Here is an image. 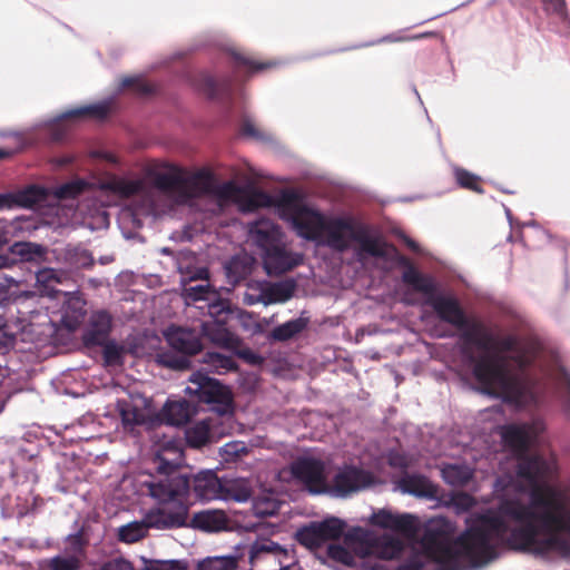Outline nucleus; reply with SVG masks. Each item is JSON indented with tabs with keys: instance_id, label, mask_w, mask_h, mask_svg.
Here are the masks:
<instances>
[{
	"instance_id": "obj_35",
	"label": "nucleus",
	"mask_w": 570,
	"mask_h": 570,
	"mask_svg": "<svg viewBox=\"0 0 570 570\" xmlns=\"http://www.w3.org/2000/svg\"><path fill=\"white\" fill-rule=\"evenodd\" d=\"M210 424L207 421H200L186 431L187 443L193 448H200L209 441Z\"/></svg>"
},
{
	"instance_id": "obj_44",
	"label": "nucleus",
	"mask_w": 570,
	"mask_h": 570,
	"mask_svg": "<svg viewBox=\"0 0 570 570\" xmlns=\"http://www.w3.org/2000/svg\"><path fill=\"white\" fill-rule=\"evenodd\" d=\"M122 88H131L136 92L141 95H148L153 92V86L138 77H126L121 80Z\"/></svg>"
},
{
	"instance_id": "obj_27",
	"label": "nucleus",
	"mask_w": 570,
	"mask_h": 570,
	"mask_svg": "<svg viewBox=\"0 0 570 570\" xmlns=\"http://www.w3.org/2000/svg\"><path fill=\"white\" fill-rule=\"evenodd\" d=\"M307 326V321L299 317L291 320L274 327L269 333V338L276 342H286L302 333Z\"/></svg>"
},
{
	"instance_id": "obj_38",
	"label": "nucleus",
	"mask_w": 570,
	"mask_h": 570,
	"mask_svg": "<svg viewBox=\"0 0 570 570\" xmlns=\"http://www.w3.org/2000/svg\"><path fill=\"white\" fill-rule=\"evenodd\" d=\"M18 246L19 254L27 262L42 263L48 261V248L42 245L35 243H22Z\"/></svg>"
},
{
	"instance_id": "obj_64",
	"label": "nucleus",
	"mask_w": 570,
	"mask_h": 570,
	"mask_svg": "<svg viewBox=\"0 0 570 570\" xmlns=\"http://www.w3.org/2000/svg\"><path fill=\"white\" fill-rule=\"evenodd\" d=\"M7 326V323H6V320L3 316H0V331L1 330H4V327Z\"/></svg>"
},
{
	"instance_id": "obj_48",
	"label": "nucleus",
	"mask_w": 570,
	"mask_h": 570,
	"mask_svg": "<svg viewBox=\"0 0 570 570\" xmlns=\"http://www.w3.org/2000/svg\"><path fill=\"white\" fill-rule=\"evenodd\" d=\"M277 509V504L271 500H256L254 503V512L258 517L274 515Z\"/></svg>"
},
{
	"instance_id": "obj_5",
	"label": "nucleus",
	"mask_w": 570,
	"mask_h": 570,
	"mask_svg": "<svg viewBox=\"0 0 570 570\" xmlns=\"http://www.w3.org/2000/svg\"><path fill=\"white\" fill-rule=\"evenodd\" d=\"M202 335L222 345H228L233 340L232 334L223 325L215 322L203 323L200 332L184 327H171L166 333V340L170 347L180 354L161 353L159 355L160 364L176 371L189 368L190 361L188 356L203 350Z\"/></svg>"
},
{
	"instance_id": "obj_58",
	"label": "nucleus",
	"mask_w": 570,
	"mask_h": 570,
	"mask_svg": "<svg viewBox=\"0 0 570 570\" xmlns=\"http://www.w3.org/2000/svg\"><path fill=\"white\" fill-rule=\"evenodd\" d=\"M18 204L17 199L13 195L10 194H0V209L10 208L13 205Z\"/></svg>"
},
{
	"instance_id": "obj_20",
	"label": "nucleus",
	"mask_w": 570,
	"mask_h": 570,
	"mask_svg": "<svg viewBox=\"0 0 570 570\" xmlns=\"http://www.w3.org/2000/svg\"><path fill=\"white\" fill-rule=\"evenodd\" d=\"M252 495L248 481L244 479H222L219 500L246 502Z\"/></svg>"
},
{
	"instance_id": "obj_34",
	"label": "nucleus",
	"mask_w": 570,
	"mask_h": 570,
	"mask_svg": "<svg viewBox=\"0 0 570 570\" xmlns=\"http://www.w3.org/2000/svg\"><path fill=\"white\" fill-rule=\"evenodd\" d=\"M552 380L564 403L566 410L570 412V372L560 365L554 370Z\"/></svg>"
},
{
	"instance_id": "obj_16",
	"label": "nucleus",
	"mask_w": 570,
	"mask_h": 570,
	"mask_svg": "<svg viewBox=\"0 0 570 570\" xmlns=\"http://www.w3.org/2000/svg\"><path fill=\"white\" fill-rule=\"evenodd\" d=\"M396 262L400 266L404 267L402 273V282L411 286L417 293L433 292V277L422 274L412 264L409 257L397 254Z\"/></svg>"
},
{
	"instance_id": "obj_2",
	"label": "nucleus",
	"mask_w": 570,
	"mask_h": 570,
	"mask_svg": "<svg viewBox=\"0 0 570 570\" xmlns=\"http://www.w3.org/2000/svg\"><path fill=\"white\" fill-rule=\"evenodd\" d=\"M497 353L485 351L479 356L469 355L472 373L483 391L505 401L519 402L537 395L535 380L528 373L542 353L541 341L533 335L520 340L505 335L490 344Z\"/></svg>"
},
{
	"instance_id": "obj_21",
	"label": "nucleus",
	"mask_w": 570,
	"mask_h": 570,
	"mask_svg": "<svg viewBox=\"0 0 570 570\" xmlns=\"http://www.w3.org/2000/svg\"><path fill=\"white\" fill-rule=\"evenodd\" d=\"M197 86L209 98L229 97L233 92V81L230 78L217 80L208 73L199 76Z\"/></svg>"
},
{
	"instance_id": "obj_33",
	"label": "nucleus",
	"mask_w": 570,
	"mask_h": 570,
	"mask_svg": "<svg viewBox=\"0 0 570 570\" xmlns=\"http://www.w3.org/2000/svg\"><path fill=\"white\" fill-rule=\"evenodd\" d=\"M155 185L166 193H177L183 198V176L179 173H161L155 177Z\"/></svg>"
},
{
	"instance_id": "obj_60",
	"label": "nucleus",
	"mask_w": 570,
	"mask_h": 570,
	"mask_svg": "<svg viewBox=\"0 0 570 570\" xmlns=\"http://www.w3.org/2000/svg\"><path fill=\"white\" fill-rule=\"evenodd\" d=\"M73 161V158L70 157V156H66V157H61L59 159H57V164L59 166H68L70 165L71 163Z\"/></svg>"
},
{
	"instance_id": "obj_54",
	"label": "nucleus",
	"mask_w": 570,
	"mask_h": 570,
	"mask_svg": "<svg viewBox=\"0 0 570 570\" xmlns=\"http://www.w3.org/2000/svg\"><path fill=\"white\" fill-rule=\"evenodd\" d=\"M100 570H134L130 562L124 559H114L106 562Z\"/></svg>"
},
{
	"instance_id": "obj_7",
	"label": "nucleus",
	"mask_w": 570,
	"mask_h": 570,
	"mask_svg": "<svg viewBox=\"0 0 570 570\" xmlns=\"http://www.w3.org/2000/svg\"><path fill=\"white\" fill-rule=\"evenodd\" d=\"M189 382L191 385L186 387V393L196 396L199 402L217 405L216 410L220 414L232 412V392L218 380L196 372L191 374Z\"/></svg>"
},
{
	"instance_id": "obj_59",
	"label": "nucleus",
	"mask_w": 570,
	"mask_h": 570,
	"mask_svg": "<svg viewBox=\"0 0 570 570\" xmlns=\"http://www.w3.org/2000/svg\"><path fill=\"white\" fill-rule=\"evenodd\" d=\"M195 279H208V271L206 268H200L197 271L196 275L190 277V281Z\"/></svg>"
},
{
	"instance_id": "obj_11",
	"label": "nucleus",
	"mask_w": 570,
	"mask_h": 570,
	"mask_svg": "<svg viewBox=\"0 0 570 570\" xmlns=\"http://www.w3.org/2000/svg\"><path fill=\"white\" fill-rule=\"evenodd\" d=\"M426 299L425 304L431 306L438 317L458 330L466 328L470 324L464 309L459 301L452 296L438 294V284L433 279V292L422 293Z\"/></svg>"
},
{
	"instance_id": "obj_18",
	"label": "nucleus",
	"mask_w": 570,
	"mask_h": 570,
	"mask_svg": "<svg viewBox=\"0 0 570 570\" xmlns=\"http://www.w3.org/2000/svg\"><path fill=\"white\" fill-rule=\"evenodd\" d=\"M399 488L404 493L420 498H434L438 494V487L422 474H405L399 481Z\"/></svg>"
},
{
	"instance_id": "obj_19",
	"label": "nucleus",
	"mask_w": 570,
	"mask_h": 570,
	"mask_svg": "<svg viewBox=\"0 0 570 570\" xmlns=\"http://www.w3.org/2000/svg\"><path fill=\"white\" fill-rule=\"evenodd\" d=\"M193 414L194 407L188 401H168L160 412V417L166 424L180 426L187 424Z\"/></svg>"
},
{
	"instance_id": "obj_37",
	"label": "nucleus",
	"mask_w": 570,
	"mask_h": 570,
	"mask_svg": "<svg viewBox=\"0 0 570 570\" xmlns=\"http://www.w3.org/2000/svg\"><path fill=\"white\" fill-rule=\"evenodd\" d=\"M109 189L120 197L129 198L140 193L142 184L139 180L119 178L109 184Z\"/></svg>"
},
{
	"instance_id": "obj_46",
	"label": "nucleus",
	"mask_w": 570,
	"mask_h": 570,
	"mask_svg": "<svg viewBox=\"0 0 570 570\" xmlns=\"http://www.w3.org/2000/svg\"><path fill=\"white\" fill-rule=\"evenodd\" d=\"M185 295L193 301L209 299L212 294L209 284L188 285L185 287Z\"/></svg>"
},
{
	"instance_id": "obj_42",
	"label": "nucleus",
	"mask_w": 570,
	"mask_h": 570,
	"mask_svg": "<svg viewBox=\"0 0 570 570\" xmlns=\"http://www.w3.org/2000/svg\"><path fill=\"white\" fill-rule=\"evenodd\" d=\"M233 57L237 65L248 67L250 71H263L276 66L274 61H257L242 53H234Z\"/></svg>"
},
{
	"instance_id": "obj_45",
	"label": "nucleus",
	"mask_w": 570,
	"mask_h": 570,
	"mask_svg": "<svg viewBox=\"0 0 570 570\" xmlns=\"http://www.w3.org/2000/svg\"><path fill=\"white\" fill-rule=\"evenodd\" d=\"M327 554L331 559L338 561L343 564H351L354 559L352 553L341 544L328 546Z\"/></svg>"
},
{
	"instance_id": "obj_23",
	"label": "nucleus",
	"mask_w": 570,
	"mask_h": 570,
	"mask_svg": "<svg viewBox=\"0 0 570 570\" xmlns=\"http://www.w3.org/2000/svg\"><path fill=\"white\" fill-rule=\"evenodd\" d=\"M61 261L71 271H78L81 268H91L95 264L91 253L81 247L68 245L61 253Z\"/></svg>"
},
{
	"instance_id": "obj_4",
	"label": "nucleus",
	"mask_w": 570,
	"mask_h": 570,
	"mask_svg": "<svg viewBox=\"0 0 570 570\" xmlns=\"http://www.w3.org/2000/svg\"><path fill=\"white\" fill-rule=\"evenodd\" d=\"M278 206L283 214L288 216L301 237L314 242H320L324 237L323 243L336 252H346L351 242L358 244V258L364 254L384 258L387 247L397 252L393 245L371 236L366 225L351 217L326 218L318 210L307 207L303 204L302 195L294 189L282 191Z\"/></svg>"
},
{
	"instance_id": "obj_1",
	"label": "nucleus",
	"mask_w": 570,
	"mask_h": 570,
	"mask_svg": "<svg viewBox=\"0 0 570 570\" xmlns=\"http://www.w3.org/2000/svg\"><path fill=\"white\" fill-rule=\"evenodd\" d=\"M501 436L518 459L517 474L530 485V502L504 499L495 510L476 517L454 544L444 535L428 529L422 537L425 552L448 570H459L463 560L480 567L497 558V544L507 538L517 550L546 554L564 542L560 534H570V495L553 485L543 483L549 466L543 456L529 454L531 444L528 425L507 424Z\"/></svg>"
},
{
	"instance_id": "obj_31",
	"label": "nucleus",
	"mask_w": 570,
	"mask_h": 570,
	"mask_svg": "<svg viewBox=\"0 0 570 570\" xmlns=\"http://www.w3.org/2000/svg\"><path fill=\"white\" fill-rule=\"evenodd\" d=\"M204 363L218 374L232 372L237 370V363L234 356L225 355L217 352H207L204 355Z\"/></svg>"
},
{
	"instance_id": "obj_61",
	"label": "nucleus",
	"mask_w": 570,
	"mask_h": 570,
	"mask_svg": "<svg viewBox=\"0 0 570 570\" xmlns=\"http://www.w3.org/2000/svg\"><path fill=\"white\" fill-rule=\"evenodd\" d=\"M404 243L412 250H417L419 249L417 244L412 238L404 237Z\"/></svg>"
},
{
	"instance_id": "obj_63",
	"label": "nucleus",
	"mask_w": 570,
	"mask_h": 570,
	"mask_svg": "<svg viewBox=\"0 0 570 570\" xmlns=\"http://www.w3.org/2000/svg\"><path fill=\"white\" fill-rule=\"evenodd\" d=\"M11 151L8 149L0 148V160L9 158L11 156Z\"/></svg>"
},
{
	"instance_id": "obj_50",
	"label": "nucleus",
	"mask_w": 570,
	"mask_h": 570,
	"mask_svg": "<svg viewBox=\"0 0 570 570\" xmlns=\"http://www.w3.org/2000/svg\"><path fill=\"white\" fill-rule=\"evenodd\" d=\"M269 204V196L264 191H254L248 196L247 206L249 209H256Z\"/></svg>"
},
{
	"instance_id": "obj_3",
	"label": "nucleus",
	"mask_w": 570,
	"mask_h": 570,
	"mask_svg": "<svg viewBox=\"0 0 570 570\" xmlns=\"http://www.w3.org/2000/svg\"><path fill=\"white\" fill-rule=\"evenodd\" d=\"M157 475L144 482L148 494L157 502L149 510L147 527L166 530L189 527L204 532H218L228 528V517L223 510H203L189 519V482L178 471V464L166 460L161 453L155 458Z\"/></svg>"
},
{
	"instance_id": "obj_17",
	"label": "nucleus",
	"mask_w": 570,
	"mask_h": 570,
	"mask_svg": "<svg viewBox=\"0 0 570 570\" xmlns=\"http://www.w3.org/2000/svg\"><path fill=\"white\" fill-rule=\"evenodd\" d=\"M111 330V316L104 311L92 315L89 326L83 333V342L87 346L102 345L108 341Z\"/></svg>"
},
{
	"instance_id": "obj_10",
	"label": "nucleus",
	"mask_w": 570,
	"mask_h": 570,
	"mask_svg": "<svg viewBox=\"0 0 570 570\" xmlns=\"http://www.w3.org/2000/svg\"><path fill=\"white\" fill-rule=\"evenodd\" d=\"M345 529V522L338 518L331 517L321 522H311L297 530L296 540L308 549H317L326 541L337 540Z\"/></svg>"
},
{
	"instance_id": "obj_40",
	"label": "nucleus",
	"mask_w": 570,
	"mask_h": 570,
	"mask_svg": "<svg viewBox=\"0 0 570 570\" xmlns=\"http://www.w3.org/2000/svg\"><path fill=\"white\" fill-rule=\"evenodd\" d=\"M145 535V528L137 523H129L119 529V540L126 543H134L142 539Z\"/></svg>"
},
{
	"instance_id": "obj_25",
	"label": "nucleus",
	"mask_w": 570,
	"mask_h": 570,
	"mask_svg": "<svg viewBox=\"0 0 570 570\" xmlns=\"http://www.w3.org/2000/svg\"><path fill=\"white\" fill-rule=\"evenodd\" d=\"M296 289V283L293 279H285L274 283L264 289L263 296L268 304L284 303L292 298Z\"/></svg>"
},
{
	"instance_id": "obj_51",
	"label": "nucleus",
	"mask_w": 570,
	"mask_h": 570,
	"mask_svg": "<svg viewBox=\"0 0 570 570\" xmlns=\"http://www.w3.org/2000/svg\"><path fill=\"white\" fill-rule=\"evenodd\" d=\"M389 464L392 468L397 469H407L411 464V461L407 455L400 452H391L389 454Z\"/></svg>"
},
{
	"instance_id": "obj_32",
	"label": "nucleus",
	"mask_w": 570,
	"mask_h": 570,
	"mask_svg": "<svg viewBox=\"0 0 570 570\" xmlns=\"http://www.w3.org/2000/svg\"><path fill=\"white\" fill-rule=\"evenodd\" d=\"M109 114L107 104H96L68 110L61 115V119H78L82 117L105 118Z\"/></svg>"
},
{
	"instance_id": "obj_28",
	"label": "nucleus",
	"mask_w": 570,
	"mask_h": 570,
	"mask_svg": "<svg viewBox=\"0 0 570 570\" xmlns=\"http://www.w3.org/2000/svg\"><path fill=\"white\" fill-rule=\"evenodd\" d=\"M239 557H207L197 563L196 570H237Z\"/></svg>"
},
{
	"instance_id": "obj_56",
	"label": "nucleus",
	"mask_w": 570,
	"mask_h": 570,
	"mask_svg": "<svg viewBox=\"0 0 570 570\" xmlns=\"http://www.w3.org/2000/svg\"><path fill=\"white\" fill-rule=\"evenodd\" d=\"M16 342V336L11 333L0 331V353H7Z\"/></svg>"
},
{
	"instance_id": "obj_52",
	"label": "nucleus",
	"mask_w": 570,
	"mask_h": 570,
	"mask_svg": "<svg viewBox=\"0 0 570 570\" xmlns=\"http://www.w3.org/2000/svg\"><path fill=\"white\" fill-rule=\"evenodd\" d=\"M238 356L249 365L259 366L264 363V357L253 352L250 348H242Z\"/></svg>"
},
{
	"instance_id": "obj_41",
	"label": "nucleus",
	"mask_w": 570,
	"mask_h": 570,
	"mask_svg": "<svg viewBox=\"0 0 570 570\" xmlns=\"http://www.w3.org/2000/svg\"><path fill=\"white\" fill-rule=\"evenodd\" d=\"M102 356L108 365H120L122 364L124 347L116 344L115 342L107 341L102 345Z\"/></svg>"
},
{
	"instance_id": "obj_57",
	"label": "nucleus",
	"mask_w": 570,
	"mask_h": 570,
	"mask_svg": "<svg viewBox=\"0 0 570 570\" xmlns=\"http://www.w3.org/2000/svg\"><path fill=\"white\" fill-rule=\"evenodd\" d=\"M436 37H438V32H435V31H426V32L417 33V35H414L412 37H406V38L391 39L390 37H386V38H384V40L405 41V40H419V39H423V38H436Z\"/></svg>"
},
{
	"instance_id": "obj_43",
	"label": "nucleus",
	"mask_w": 570,
	"mask_h": 570,
	"mask_svg": "<svg viewBox=\"0 0 570 570\" xmlns=\"http://www.w3.org/2000/svg\"><path fill=\"white\" fill-rule=\"evenodd\" d=\"M49 570H79L80 560L75 556L53 557L48 564Z\"/></svg>"
},
{
	"instance_id": "obj_15",
	"label": "nucleus",
	"mask_w": 570,
	"mask_h": 570,
	"mask_svg": "<svg viewBox=\"0 0 570 570\" xmlns=\"http://www.w3.org/2000/svg\"><path fill=\"white\" fill-rule=\"evenodd\" d=\"M214 181V175L207 169L198 170L189 177H183V199L189 200L213 194Z\"/></svg>"
},
{
	"instance_id": "obj_55",
	"label": "nucleus",
	"mask_w": 570,
	"mask_h": 570,
	"mask_svg": "<svg viewBox=\"0 0 570 570\" xmlns=\"http://www.w3.org/2000/svg\"><path fill=\"white\" fill-rule=\"evenodd\" d=\"M240 134L243 136H247V137H252V138H256V139H259L262 138V134L261 131L255 127V125L248 120V119H245L242 125H240Z\"/></svg>"
},
{
	"instance_id": "obj_26",
	"label": "nucleus",
	"mask_w": 570,
	"mask_h": 570,
	"mask_svg": "<svg viewBox=\"0 0 570 570\" xmlns=\"http://www.w3.org/2000/svg\"><path fill=\"white\" fill-rule=\"evenodd\" d=\"M441 473L444 482L452 487H465L473 478V471L461 464H446Z\"/></svg>"
},
{
	"instance_id": "obj_47",
	"label": "nucleus",
	"mask_w": 570,
	"mask_h": 570,
	"mask_svg": "<svg viewBox=\"0 0 570 570\" xmlns=\"http://www.w3.org/2000/svg\"><path fill=\"white\" fill-rule=\"evenodd\" d=\"M145 570H187V564L180 560H155Z\"/></svg>"
},
{
	"instance_id": "obj_22",
	"label": "nucleus",
	"mask_w": 570,
	"mask_h": 570,
	"mask_svg": "<svg viewBox=\"0 0 570 570\" xmlns=\"http://www.w3.org/2000/svg\"><path fill=\"white\" fill-rule=\"evenodd\" d=\"M67 273L61 269L45 267L36 273L37 284L40 292L49 297H56L60 291L55 288V285L61 284L67 279Z\"/></svg>"
},
{
	"instance_id": "obj_49",
	"label": "nucleus",
	"mask_w": 570,
	"mask_h": 570,
	"mask_svg": "<svg viewBox=\"0 0 570 570\" xmlns=\"http://www.w3.org/2000/svg\"><path fill=\"white\" fill-rule=\"evenodd\" d=\"M543 4V9L549 14H557L564 17L567 13L566 0H540Z\"/></svg>"
},
{
	"instance_id": "obj_62",
	"label": "nucleus",
	"mask_w": 570,
	"mask_h": 570,
	"mask_svg": "<svg viewBox=\"0 0 570 570\" xmlns=\"http://www.w3.org/2000/svg\"><path fill=\"white\" fill-rule=\"evenodd\" d=\"M460 500L463 501L464 505L468 507V508L471 507L472 503H473V499L469 494H462L460 497Z\"/></svg>"
},
{
	"instance_id": "obj_6",
	"label": "nucleus",
	"mask_w": 570,
	"mask_h": 570,
	"mask_svg": "<svg viewBox=\"0 0 570 570\" xmlns=\"http://www.w3.org/2000/svg\"><path fill=\"white\" fill-rule=\"evenodd\" d=\"M248 233L268 275L278 276L302 264L303 256L286 248L281 228L269 219L254 222Z\"/></svg>"
},
{
	"instance_id": "obj_36",
	"label": "nucleus",
	"mask_w": 570,
	"mask_h": 570,
	"mask_svg": "<svg viewBox=\"0 0 570 570\" xmlns=\"http://www.w3.org/2000/svg\"><path fill=\"white\" fill-rule=\"evenodd\" d=\"M119 414L126 429L140 425L145 422L142 412L131 403L122 401L118 403Z\"/></svg>"
},
{
	"instance_id": "obj_53",
	"label": "nucleus",
	"mask_w": 570,
	"mask_h": 570,
	"mask_svg": "<svg viewBox=\"0 0 570 570\" xmlns=\"http://www.w3.org/2000/svg\"><path fill=\"white\" fill-rule=\"evenodd\" d=\"M238 191V187L233 181H226L219 185L217 188H214V193L217 194L222 198H230L235 196Z\"/></svg>"
},
{
	"instance_id": "obj_8",
	"label": "nucleus",
	"mask_w": 570,
	"mask_h": 570,
	"mask_svg": "<svg viewBox=\"0 0 570 570\" xmlns=\"http://www.w3.org/2000/svg\"><path fill=\"white\" fill-rule=\"evenodd\" d=\"M289 560L288 549L268 538L258 539L249 547L250 570H288Z\"/></svg>"
},
{
	"instance_id": "obj_39",
	"label": "nucleus",
	"mask_w": 570,
	"mask_h": 570,
	"mask_svg": "<svg viewBox=\"0 0 570 570\" xmlns=\"http://www.w3.org/2000/svg\"><path fill=\"white\" fill-rule=\"evenodd\" d=\"M87 187L88 184L85 180L77 179L59 186L56 195L60 199H73L81 195Z\"/></svg>"
},
{
	"instance_id": "obj_30",
	"label": "nucleus",
	"mask_w": 570,
	"mask_h": 570,
	"mask_svg": "<svg viewBox=\"0 0 570 570\" xmlns=\"http://www.w3.org/2000/svg\"><path fill=\"white\" fill-rule=\"evenodd\" d=\"M228 282L237 285L245 281L252 273V266L240 257H233L225 266Z\"/></svg>"
},
{
	"instance_id": "obj_13",
	"label": "nucleus",
	"mask_w": 570,
	"mask_h": 570,
	"mask_svg": "<svg viewBox=\"0 0 570 570\" xmlns=\"http://www.w3.org/2000/svg\"><path fill=\"white\" fill-rule=\"evenodd\" d=\"M371 523L405 537H413L417 532V519L409 513L396 514L390 510L381 509L372 514Z\"/></svg>"
},
{
	"instance_id": "obj_29",
	"label": "nucleus",
	"mask_w": 570,
	"mask_h": 570,
	"mask_svg": "<svg viewBox=\"0 0 570 570\" xmlns=\"http://www.w3.org/2000/svg\"><path fill=\"white\" fill-rule=\"evenodd\" d=\"M453 176L459 187L476 193L483 194L482 178L465 168L454 167Z\"/></svg>"
},
{
	"instance_id": "obj_24",
	"label": "nucleus",
	"mask_w": 570,
	"mask_h": 570,
	"mask_svg": "<svg viewBox=\"0 0 570 570\" xmlns=\"http://www.w3.org/2000/svg\"><path fill=\"white\" fill-rule=\"evenodd\" d=\"M461 331H463L461 337L465 343L475 345L484 352L490 350L493 336L480 321H470L469 326Z\"/></svg>"
},
{
	"instance_id": "obj_14",
	"label": "nucleus",
	"mask_w": 570,
	"mask_h": 570,
	"mask_svg": "<svg viewBox=\"0 0 570 570\" xmlns=\"http://www.w3.org/2000/svg\"><path fill=\"white\" fill-rule=\"evenodd\" d=\"M189 482V490L193 489L195 497L199 500H219L222 493V479L213 471H203L194 475Z\"/></svg>"
},
{
	"instance_id": "obj_12",
	"label": "nucleus",
	"mask_w": 570,
	"mask_h": 570,
	"mask_svg": "<svg viewBox=\"0 0 570 570\" xmlns=\"http://www.w3.org/2000/svg\"><path fill=\"white\" fill-rule=\"evenodd\" d=\"M372 483V474L363 469L354 465H345L340 469L328 482V491L331 494L338 498H346L350 494L357 492Z\"/></svg>"
},
{
	"instance_id": "obj_9",
	"label": "nucleus",
	"mask_w": 570,
	"mask_h": 570,
	"mask_svg": "<svg viewBox=\"0 0 570 570\" xmlns=\"http://www.w3.org/2000/svg\"><path fill=\"white\" fill-rule=\"evenodd\" d=\"M289 471L293 479L311 494H326L330 490L326 465L321 459L298 456L291 463Z\"/></svg>"
}]
</instances>
